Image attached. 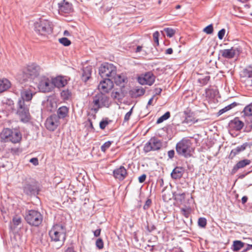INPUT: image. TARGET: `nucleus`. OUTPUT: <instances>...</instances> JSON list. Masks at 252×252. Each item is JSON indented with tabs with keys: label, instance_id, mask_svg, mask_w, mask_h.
I'll use <instances>...</instances> for the list:
<instances>
[{
	"label": "nucleus",
	"instance_id": "f257e3e1",
	"mask_svg": "<svg viewBox=\"0 0 252 252\" xmlns=\"http://www.w3.org/2000/svg\"><path fill=\"white\" fill-rule=\"evenodd\" d=\"M34 93L30 89H24L21 92V98L18 102L17 114L22 121L27 122L29 120L30 113L29 107L25 101L29 102L32 98Z\"/></svg>",
	"mask_w": 252,
	"mask_h": 252
},
{
	"label": "nucleus",
	"instance_id": "f03ea898",
	"mask_svg": "<svg viewBox=\"0 0 252 252\" xmlns=\"http://www.w3.org/2000/svg\"><path fill=\"white\" fill-rule=\"evenodd\" d=\"M49 235L51 242L58 243L57 249H59L63 245L66 239V228L62 224H55L49 231Z\"/></svg>",
	"mask_w": 252,
	"mask_h": 252
},
{
	"label": "nucleus",
	"instance_id": "7ed1b4c3",
	"mask_svg": "<svg viewBox=\"0 0 252 252\" xmlns=\"http://www.w3.org/2000/svg\"><path fill=\"white\" fill-rule=\"evenodd\" d=\"M176 150L177 154L185 158L190 157L194 151L192 143L190 140L187 138H183L176 146Z\"/></svg>",
	"mask_w": 252,
	"mask_h": 252
},
{
	"label": "nucleus",
	"instance_id": "20e7f679",
	"mask_svg": "<svg viewBox=\"0 0 252 252\" xmlns=\"http://www.w3.org/2000/svg\"><path fill=\"white\" fill-rule=\"evenodd\" d=\"M92 110L96 113L100 108L109 106V98L104 94L100 92L93 96Z\"/></svg>",
	"mask_w": 252,
	"mask_h": 252
},
{
	"label": "nucleus",
	"instance_id": "39448f33",
	"mask_svg": "<svg viewBox=\"0 0 252 252\" xmlns=\"http://www.w3.org/2000/svg\"><path fill=\"white\" fill-rule=\"evenodd\" d=\"M25 219L31 225L38 226L42 222L43 217L38 211L31 210L26 212Z\"/></svg>",
	"mask_w": 252,
	"mask_h": 252
},
{
	"label": "nucleus",
	"instance_id": "423d86ee",
	"mask_svg": "<svg viewBox=\"0 0 252 252\" xmlns=\"http://www.w3.org/2000/svg\"><path fill=\"white\" fill-rule=\"evenodd\" d=\"M39 66L35 64L28 65L26 70L23 73L21 83L34 80L39 75Z\"/></svg>",
	"mask_w": 252,
	"mask_h": 252
},
{
	"label": "nucleus",
	"instance_id": "0eeeda50",
	"mask_svg": "<svg viewBox=\"0 0 252 252\" xmlns=\"http://www.w3.org/2000/svg\"><path fill=\"white\" fill-rule=\"evenodd\" d=\"M35 31L40 35H46L52 32L50 22L46 19H39L34 24Z\"/></svg>",
	"mask_w": 252,
	"mask_h": 252
},
{
	"label": "nucleus",
	"instance_id": "6e6552de",
	"mask_svg": "<svg viewBox=\"0 0 252 252\" xmlns=\"http://www.w3.org/2000/svg\"><path fill=\"white\" fill-rule=\"evenodd\" d=\"M117 68L112 63H104L99 68V74L103 79H111L116 74Z\"/></svg>",
	"mask_w": 252,
	"mask_h": 252
},
{
	"label": "nucleus",
	"instance_id": "1a4fd4ad",
	"mask_svg": "<svg viewBox=\"0 0 252 252\" xmlns=\"http://www.w3.org/2000/svg\"><path fill=\"white\" fill-rule=\"evenodd\" d=\"M22 189L28 195H34L37 192L36 182L33 179L27 177L22 182Z\"/></svg>",
	"mask_w": 252,
	"mask_h": 252
},
{
	"label": "nucleus",
	"instance_id": "9d476101",
	"mask_svg": "<svg viewBox=\"0 0 252 252\" xmlns=\"http://www.w3.org/2000/svg\"><path fill=\"white\" fill-rule=\"evenodd\" d=\"M161 147L162 142L161 141L157 138L153 137L145 144L143 150L145 153H148L152 151L158 150Z\"/></svg>",
	"mask_w": 252,
	"mask_h": 252
},
{
	"label": "nucleus",
	"instance_id": "9b49d317",
	"mask_svg": "<svg viewBox=\"0 0 252 252\" xmlns=\"http://www.w3.org/2000/svg\"><path fill=\"white\" fill-rule=\"evenodd\" d=\"M39 90L43 93H48L53 90L52 81L46 77H42L38 84Z\"/></svg>",
	"mask_w": 252,
	"mask_h": 252
},
{
	"label": "nucleus",
	"instance_id": "f8f14e48",
	"mask_svg": "<svg viewBox=\"0 0 252 252\" xmlns=\"http://www.w3.org/2000/svg\"><path fill=\"white\" fill-rule=\"evenodd\" d=\"M59 117L56 115H52L48 118L45 122V126L48 130L54 131L59 125Z\"/></svg>",
	"mask_w": 252,
	"mask_h": 252
},
{
	"label": "nucleus",
	"instance_id": "ddd939ff",
	"mask_svg": "<svg viewBox=\"0 0 252 252\" xmlns=\"http://www.w3.org/2000/svg\"><path fill=\"white\" fill-rule=\"evenodd\" d=\"M113 83L111 79H103L98 86V89L103 94L108 93L113 88Z\"/></svg>",
	"mask_w": 252,
	"mask_h": 252
},
{
	"label": "nucleus",
	"instance_id": "4468645a",
	"mask_svg": "<svg viewBox=\"0 0 252 252\" xmlns=\"http://www.w3.org/2000/svg\"><path fill=\"white\" fill-rule=\"evenodd\" d=\"M155 76L151 72H148L143 76L138 78V82L141 85H148L151 86L155 82Z\"/></svg>",
	"mask_w": 252,
	"mask_h": 252
},
{
	"label": "nucleus",
	"instance_id": "2eb2a0df",
	"mask_svg": "<svg viewBox=\"0 0 252 252\" xmlns=\"http://www.w3.org/2000/svg\"><path fill=\"white\" fill-rule=\"evenodd\" d=\"M59 12L61 14L70 13L73 11L72 4L66 0H63L58 3Z\"/></svg>",
	"mask_w": 252,
	"mask_h": 252
},
{
	"label": "nucleus",
	"instance_id": "dca6fc26",
	"mask_svg": "<svg viewBox=\"0 0 252 252\" xmlns=\"http://www.w3.org/2000/svg\"><path fill=\"white\" fill-rule=\"evenodd\" d=\"M240 52V49L238 47H232L229 49H224L220 51L222 57L227 59H231L236 55H238Z\"/></svg>",
	"mask_w": 252,
	"mask_h": 252
},
{
	"label": "nucleus",
	"instance_id": "f3484780",
	"mask_svg": "<svg viewBox=\"0 0 252 252\" xmlns=\"http://www.w3.org/2000/svg\"><path fill=\"white\" fill-rule=\"evenodd\" d=\"M113 173L114 178L120 181H123L127 175L126 170L123 166L114 170Z\"/></svg>",
	"mask_w": 252,
	"mask_h": 252
},
{
	"label": "nucleus",
	"instance_id": "a211bd4d",
	"mask_svg": "<svg viewBox=\"0 0 252 252\" xmlns=\"http://www.w3.org/2000/svg\"><path fill=\"white\" fill-rule=\"evenodd\" d=\"M52 83L53 84V88L54 87L57 88H61L65 86L67 84V80L63 76H57L52 80Z\"/></svg>",
	"mask_w": 252,
	"mask_h": 252
},
{
	"label": "nucleus",
	"instance_id": "6ab92c4d",
	"mask_svg": "<svg viewBox=\"0 0 252 252\" xmlns=\"http://www.w3.org/2000/svg\"><path fill=\"white\" fill-rule=\"evenodd\" d=\"M145 90L141 87H136L129 91V94L132 98H136L143 95Z\"/></svg>",
	"mask_w": 252,
	"mask_h": 252
},
{
	"label": "nucleus",
	"instance_id": "aec40b11",
	"mask_svg": "<svg viewBox=\"0 0 252 252\" xmlns=\"http://www.w3.org/2000/svg\"><path fill=\"white\" fill-rule=\"evenodd\" d=\"M112 81H114L117 85L121 86H124V83L126 81V77L123 74H116L114 77L112 78Z\"/></svg>",
	"mask_w": 252,
	"mask_h": 252
},
{
	"label": "nucleus",
	"instance_id": "412c9836",
	"mask_svg": "<svg viewBox=\"0 0 252 252\" xmlns=\"http://www.w3.org/2000/svg\"><path fill=\"white\" fill-rule=\"evenodd\" d=\"M184 172V169L182 167H176L172 171L171 176L173 179H180Z\"/></svg>",
	"mask_w": 252,
	"mask_h": 252
},
{
	"label": "nucleus",
	"instance_id": "4be33fe9",
	"mask_svg": "<svg viewBox=\"0 0 252 252\" xmlns=\"http://www.w3.org/2000/svg\"><path fill=\"white\" fill-rule=\"evenodd\" d=\"M230 124L236 130H240L244 126L243 122L240 121L238 117L235 118L231 121Z\"/></svg>",
	"mask_w": 252,
	"mask_h": 252
},
{
	"label": "nucleus",
	"instance_id": "5701e85b",
	"mask_svg": "<svg viewBox=\"0 0 252 252\" xmlns=\"http://www.w3.org/2000/svg\"><path fill=\"white\" fill-rule=\"evenodd\" d=\"M12 131H13L9 128L4 129L0 134L1 141L4 142H8V140L9 138H10V135L12 133Z\"/></svg>",
	"mask_w": 252,
	"mask_h": 252
},
{
	"label": "nucleus",
	"instance_id": "b1692460",
	"mask_svg": "<svg viewBox=\"0 0 252 252\" xmlns=\"http://www.w3.org/2000/svg\"><path fill=\"white\" fill-rule=\"evenodd\" d=\"M92 73V67L87 66L83 69V72L82 74V79L85 81H87L91 77Z\"/></svg>",
	"mask_w": 252,
	"mask_h": 252
},
{
	"label": "nucleus",
	"instance_id": "393cba45",
	"mask_svg": "<svg viewBox=\"0 0 252 252\" xmlns=\"http://www.w3.org/2000/svg\"><path fill=\"white\" fill-rule=\"evenodd\" d=\"M11 83L7 79L0 80V93H2L7 90L10 88Z\"/></svg>",
	"mask_w": 252,
	"mask_h": 252
},
{
	"label": "nucleus",
	"instance_id": "a878e982",
	"mask_svg": "<svg viewBox=\"0 0 252 252\" xmlns=\"http://www.w3.org/2000/svg\"><path fill=\"white\" fill-rule=\"evenodd\" d=\"M244 74L248 82L250 83V86H252V66H249L244 70Z\"/></svg>",
	"mask_w": 252,
	"mask_h": 252
},
{
	"label": "nucleus",
	"instance_id": "bb28decb",
	"mask_svg": "<svg viewBox=\"0 0 252 252\" xmlns=\"http://www.w3.org/2000/svg\"><path fill=\"white\" fill-rule=\"evenodd\" d=\"M250 163L251 160L248 159L240 160L234 166L233 170L236 171L240 168H244L246 166L249 165Z\"/></svg>",
	"mask_w": 252,
	"mask_h": 252
},
{
	"label": "nucleus",
	"instance_id": "cd10ccee",
	"mask_svg": "<svg viewBox=\"0 0 252 252\" xmlns=\"http://www.w3.org/2000/svg\"><path fill=\"white\" fill-rule=\"evenodd\" d=\"M21 134L17 131H12V133L10 135L8 141H10L13 143H18L21 139Z\"/></svg>",
	"mask_w": 252,
	"mask_h": 252
},
{
	"label": "nucleus",
	"instance_id": "c85d7f7f",
	"mask_svg": "<svg viewBox=\"0 0 252 252\" xmlns=\"http://www.w3.org/2000/svg\"><path fill=\"white\" fill-rule=\"evenodd\" d=\"M68 112V109L66 106H62L60 107L58 110V115L57 116L60 118H65Z\"/></svg>",
	"mask_w": 252,
	"mask_h": 252
},
{
	"label": "nucleus",
	"instance_id": "c756f323",
	"mask_svg": "<svg viewBox=\"0 0 252 252\" xmlns=\"http://www.w3.org/2000/svg\"><path fill=\"white\" fill-rule=\"evenodd\" d=\"M244 246V243L240 241H235L233 242V250L237 252L242 249Z\"/></svg>",
	"mask_w": 252,
	"mask_h": 252
},
{
	"label": "nucleus",
	"instance_id": "7c9ffc66",
	"mask_svg": "<svg viewBox=\"0 0 252 252\" xmlns=\"http://www.w3.org/2000/svg\"><path fill=\"white\" fill-rule=\"evenodd\" d=\"M243 112L245 116H252V103H251L249 105L246 106L244 108Z\"/></svg>",
	"mask_w": 252,
	"mask_h": 252
},
{
	"label": "nucleus",
	"instance_id": "2f4dec72",
	"mask_svg": "<svg viewBox=\"0 0 252 252\" xmlns=\"http://www.w3.org/2000/svg\"><path fill=\"white\" fill-rule=\"evenodd\" d=\"M61 97L64 100H68L71 96V93L68 90L62 91L61 93Z\"/></svg>",
	"mask_w": 252,
	"mask_h": 252
},
{
	"label": "nucleus",
	"instance_id": "473e14b6",
	"mask_svg": "<svg viewBox=\"0 0 252 252\" xmlns=\"http://www.w3.org/2000/svg\"><path fill=\"white\" fill-rule=\"evenodd\" d=\"M170 112H166L164 115H163L162 116H161L158 119V120L157 121V124H158L161 123L164 121L168 119L170 117Z\"/></svg>",
	"mask_w": 252,
	"mask_h": 252
},
{
	"label": "nucleus",
	"instance_id": "72a5a7b5",
	"mask_svg": "<svg viewBox=\"0 0 252 252\" xmlns=\"http://www.w3.org/2000/svg\"><path fill=\"white\" fill-rule=\"evenodd\" d=\"M210 76L206 75L203 77L199 78L198 79V82L201 84L202 85H205L208 83V81L210 80Z\"/></svg>",
	"mask_w": 252,
	"mask_h": 252
},
{
	"label": "nucleus",
	"instance_id": "f704fd0d",
	"mask_svg": "<svg viewBox=\"0 0 252 252\" xmlns=\"http://www.w3.org/2000/svg\"><path fill=\"white\" fill-rule=\"evenodd\" d=\"M59 42L65 46H68L71 44V41L66 37H62L59 39Z\"/></svg>",
	"mask_w": 252,
	"mask_h": 252
},
{
	"label": "nucleus",
	"instance_id": "c9c22d12",
	"mask_svg": "<svg viewBox=\"0 0 252 252\" xmlns=\"http://www.w3.org/2000/svg\"><path fill=\"white\" fill-rule=\"evenodd\" d=\"M164 31L165 32L167 36L169 37H172L175 33V31L173 29L169 28H165Z\"/></svg>",
	"mask_w": 252,
	"mask_h": 252
},
{
	"label": "nucleus",
	"instance_id": "e433bc0d",
	"mask_svg": "<svg viewBox=\"0 0 252 252\" xmlns=\"http://www.w3.org/2000/svg\"><path fill=\"white\" fill-rule=\"evenodd\" d=\"M213 27L212 24H210L205 27L203 31L207 34H210L213 32Z\"/></svg>",
	"mask_w": 252,
	"mask_h": 252
},
{
	"label": "nucleus",
	"instance_id": "4c0bfd02",
	"mask_svg": "<svg viewBox=\"0 0 252 252\" xmlns=\"http://www.w3.org/2000/svg\"><path fill=\"white\" fill-rule=\"evenodd\" d=\"M207 220L204 218H200L198 220V225L201 227H205L206 225Z\"/></svg>",
	"mask_w": 252,
	"mask_h": 252
},
{
	"label": "nucleus",
	"instance_id": "58836bf2",
	"mask_svg": "<svg viewBox=\"0 0 252 252\" xmlns=\"http://www.w3.org/2000/svg\"><path fill=\"white\" fill-rule=\"evenodd\" d=\"M111 145V141H107L104 143L101 146V151L105 152L107 149H108Z\"/></svg>",
	"mask_w": 252,
	"mask_h": 252
},
{
	"label": "nucleus",
	"instance_id": "ea45409f",
	"mask_svg": "<svg viewBox=\"0 0 252 252\" xmlns=\"http://www.w3.org/2000/svg\"><path fill=\"white\" fill-rule=\"evenodd\" d=\"M95 245L99 249H102L104 247L103 242L101 238H98L96 240Z\"/></svg>",
	"mask_w": 252,
	"mask_h": 252
},
{
	"label": "nucleus",
	"instance_id": "a19ab883",
	"mask_svg": "<svg viewBox=\"0 0 252 252\" xmlns=\"http://www.w3.org/2000/svg\"><path fill=\"white\" fill-rule=\"evenodd\" d=\"M249 145V143L246 142L244 143L243 145H241L240 146L237 147L236 149L237 150L238 152L239 153L241 152L244 151L246 149L247 147Z\"/></svg>",
	"mask_w": 252,
	"mask_h": 252
},
{
	"label": "nucleus",
	"instance_id": "79ce46f5",
	"mask_svg": "<svg viewBox=\"0 0 252 252\" xmlns=\"http://www.w3.org/2000/svg\"><path fill=\"white\" fill-rule=\"evenodd\" d=\"M159 36V33L158 32L156 31L153 33V38L155 42L157 44V45H158L159 42H158V37Z\"/></svg>",
	"mask_w": 252,
	"mask_h": 252
},
{
	"label": "nucleus",
	"instance_id": "37998d69",
	"mask_svg": "<svg viewBox=\"0 0 252 252\" xmlns=\"http://www.w3.org/2000/svg\"><path fill=\"white\" fill-rule=\"evenodd\" d=\"M13 223L15 226L18 225L21 222V218L19 217H14L12 220Z\"/></svg>",
	"mask_w": 252,
	"mask_h": 252
},
{
	"label": "nucleus",
	"instance_id": "c03bdc74",
	"mask_svg": "<svg viewBox=\"0 0 252 252\" xmlns=\"http://www.w3.org/2000/svg\"><path fill=\"white\" fill-rule=\"evenodd\" d=\"M225 33V30L224 29H222L220 30L218 34V38L220 40L222 39L224 37Z\"/></svg>",
	"mask_w": 252,
	"mask_h": 252
},
{
	"label": "nucleus",
	"instance_id": "a18cd8bd",
	"mask_svg": "<svg viewBox=\"0 0 252 252\" xmlns=\"http://www.w3.org/2000/svg\"><path fill=\"white\" fill-rule=\"evenodd\" d=\"M239 153L236 148L232 149L230 152V154L229 156V158L232 159L234 157H235Z\"/></svg>",
	"mask_w": 252,
	"mask_h": 252
},
{
	"label": "nucleus",
	"instance_id": "49530a36",
	"mask_svg": "<svg viewBox=\"0 0 252 252\" xmlns=\"http://www.w3.org/2000/svg\"><path fill=\"white\" fill-rule=\"evenodd\" d=\"M132 109L133 107L131 108L129 111L126 113V114L125 116L124 121L127 122L129 120L130 117L132 114Z\"/></svg>",
	"mask_w": 252,
	"mask_h": 252
},
{
	"label": "nucleus",
	"instance_id": "de8ad7c7",
	"mask_svg": "<svg viewBox=\"0 0 252 252\" xmlns=\"http://www.w3.org/2000/svg\"><path fill=\"white\" fill-rule=\"evenodd\" d=\"M174 196L176 199H180V200H182L184 199L185 197V193H176L174 195Z\"/></svg>",
	"mask_w": 252,
	"mask_h": 252
},
{
	"label": "nucleus",
	"instance_id": "09e8293b",
	"mask_svg": "<svg viewBox=\"0 0 252 252\" xmlns=\"http://www.w3.org/2000/svg\"><path fill=\"white\" fill-rule=\"evenodd\" d=\"M10 150L13 155H18L21 152L20 149L18 148H12Z\"/></svg>",
	"mask_w": 252,
	"mask_h": 252
},
{
	"label": "nucleus",
	"instance_id": "8fccbe9b",
	"mask_svg": "<svg viewBox=\"0 0 252 252\" xmlns=\"http://www.w3.org/2000/svg\"><path fill=\"white\" fill-rule=\"evenodd\" d=\"M229 110H230V107H229L228 105H227L226 107H225L224 108L220 109L219 111L218 114H219V115H220L222 114L223 113L228 111Z\"/></svg>",
	"mask_w": 252,
	"mask_h": 252
},
{
	"label": "nucleus",
	"instance_id": "3c124183",
	"mask_svg": "<svg viewBox=\"0 0 252 252\" xmlns=\"http://www.w3.org/2000/svg\"><path fill=\"white\" fill-rule=\"evenodd\" d=\"M108 124V123L107 121H101L99 123L100 128L102 129H104L107 125Z\"/></svg>",
	"mask_w": 252,
	"mask_h": 252
},
{
	"label": "nucleus",
	"instance_id": "603ef678",
	"mask_svg": "<svg viewBox=\"0 0 252 252\" xmlns=\"http://www.w3.org/2000/svg\"><path fill=\"white\" fill-rule=\"evenodd\" d=\"M151 203H152V201L150 199L147 200L145 203V205L143 206L144 209V210L148 209L149 208V207L150 206Z\"/></svg>",
	"mask_w": 252,
	"mask_h": 252
},
{
	"label": "nucleus",
	"instance_id": "864d4df0",
	"mask_svg": "<svg viewBox=\"0 0 252 252\" xmlns=\"http://www.w3.org/2000/svg\"><path fill=\"white\" fill-rule=\"evenodd\" d=\"M146 178V175L144 174H142L141 176H140L138 178V181H139V183H142L145 182Z\"/></svg>",
	"mask_w": 252,
	"mask_h": 252
},
{
	"label": "nucleus",
	"instance_id": "5fc2aeb1",
	"mask_svg": "<svg viewBox=\"0 0 252 252\" xmlns=\"http://www.w3.org/2000/svg\"><path fill=\"white\" fill-rule=\"evenodd\" d=\"M30 162L32 163L34 165H37L38 164V160L36 158H33L30 160Z\"/></svg>",
	"mask_w": 252,
	"mask_h": 252
},
{
	"label": "nucleus",
	"instance_id": "6e6d98bb",
	"mask_svg": "<svg viewBox=\"0 0 252 252\" xmlns=\"http://www.w3.org/2000/svg\"><path fill=\"white\" fill-rule=\"evenodd\" d=\"M184 122H185V123H187V124H189L190 123H195V121L192 120L191 119V117H189V116L187 117L185 119Z\"/></svg>",
	"mask_w": 252,
	"mask_h": 252
},
{
	"label": "nucleus",
	"instance_id": "4d7b16f0",
	"mask_svg": "<svg viewBox=\"0 0 252 252\" xmlns=\"http://www.w3.org/2000/svg\"><path fill=\"white\" fill-rule=\"evenodd\" d=\"M175 152L174 150H170L168 152V156L170 158H172L174 156Z\"/></svg>",
	"mask_w": 252,
	"mask_h": 252
},
{
	"label": "nucleus",
	"instance_id": "13d9d810",
	"mask_svg": "<svg viewBox=\"0 0 252 252\" xmlns=\"http://www.w3.org/2000/svg\"><path fill=\"white\" fill-rule=\"evenodd\" d=\"M101 230L100 229H96L94 232V234L95 237H98L100 235Z\"/></svg>",
	"mask_w": 252,
	"mask_h": 252
},
{
	"label": "nucleus",
	"instance_id": "bf43d9fd",
	"mask_svg": "<svg viewBox=\"0 0 252 252\" xmlns=\"http://www.w3.org/2000/svg\"><path fill=\"white\" fill-rule=\"evenodd\" d=\"M120 93L118 92H113L112 93V96L114 98H117L119 96Z\"/></svg>",
	"mask_w": 252,
	"mask_h": 252
},
{
	"label": "nucleus",
	"instance_id": "052dcab7",
	"mask_svg": "<svg viewBox=\"0 0 252 252\" xmlns=\"http://www.w3.org/2000/svg\"><path fill=\"white\" fill-rule=\"evenodd\" d=\"M173 53V49L171 48H168L165 51L166 54H171Z\"/></svg>",
	"mask_w": 252,
	"mask_h": 252
},
{
	"label": "nucleus",
	"instance_id": "680f3d73",
	"mask_svg": "<svg viewBox=\"0 0 252 252\" xmlns=\"http://www.w3.org/2000/svg\"><path fill=\"white\" fill-rule=\"evenodd\" d=\"M162 91V89L160 88H156L155 90V92L156 94H159Z\"/></svg>",
	"mask_w": 252,
	"mask_h": 252
},
{
	"label": "nucleus",
	"instance_id": "e2e57ef3",
	"mask_svg": "<svg viewBox=\"0 0 252 252\" xmlns=\"http://www.w3.org/2000/svg\"><path fill=\"white\" fill-rule=\"evenodd\" d=\"M237 104H238L236 102H234L232 103L231 104L228 105V106L230 107V109H231L232 108L236 106L237 105Z\"/></svg>",
	"mask_w": 252,
	"mask_h": 252
},
{
	"label": "nucleus",
	"instance_id": "0e129e2a",
	"mask_svg": "<svg viewBox=\"0 0 252 252\" xmlns=\"http://www.w3.org/2000/svg\"><path fill=\"white\" fill-rule=\"evenodd\" d=\"M237 104H238L236 102H234L232 103L231 104L228 105V106L230 107V109H231L232 108L236 106L237 105Z\"/></svg>",
	"mask_w": 252,
	"mask_h": 252
},
{
	"label": "nucleus",
	"instance_id": "69168bd1",
	"mask_svg": "<svg viewBox=\"0 0 252 252\" xmlns=\"http://www.w3.org/2000/svg\"><path fill=\"white\" fill-rule=\"evenodd\" d=\"M248 200V197L246 196H244L242 198V203L244 204Z\"/></svg>",
	"mask_w": 252,
	"mask_h": 252
},
{
	"label": "nucleus",
	"instance_id": "338daca9",
	"mask_svg": "<svg viewBox=\"0 0 252 252\" xmlns=\"http://www.w3.org/2000/svg\"><path fill=\"white\" fill-rule=\"evenodd\" d=\"M64 252H74L72 247H68Z\"/></svg>",
	"mask_w": 252,
	"mask_h": 252
},
{
	"label": "nucleus",
	"instance_id": "774afa93",
	"mask_svg": "<svg viewBox=\"0 0 252 252\" xmlns=\"http://www.w3.org/2000/svg\"><path fill=\"white\" fill-rule=\"evenodd\" d=\"M142 48V46H138L136 49L135 52L136 53L140 52L141 51Z\"/></svg>",
	"mask_w": 252,
	"mask_h": 252
}]
</instances>
